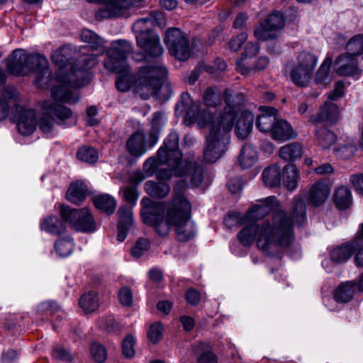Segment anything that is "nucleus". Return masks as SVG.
<instances>
[{"label":"nucleus","instance_id":"obj_60","mask_svg":"<svg viewBox=\"0 0 363 363\" xmlns=\"http://www.w3.org/2000/svg\"><path fill=\"white\" fill-rule=\"evenodd\" d=\"M52 356L54 358L61 360H69L70 359L69 352L60 347H57L54 349Z\"/></svg>","mask_w":363,"mask_h":363},{"label":"nucleus","instance_id":"obj_52","mask_svg":"<svg viewBox=\"0 0 363 363\" xmlns=\"http://www.w3.org/2000/svg\"><path fill=\"white\" fill-rule=\"evenodd\" d=\"M118 298L121 303L123 306H129L133 302V294L128 287H123L118 292Z\"/></svg>","mask_w":363,"mask_h":363},{"label":"nucleus","instance_id":"obj_41","mask_svg":"<svg viewBox=\"0 0 363 363\" xmlns=\"http://www.w3.org/2000/svg\"><path fill=\"white\" fill-rule=\"evenodd\" d=\"M57 253L61 257L69 255L74 249V243L70 237L59 239L55 245Z\"/></svg>","mask_w":363,"mask_h":363},{"label":"nucleus","instance_id":"obj_11","mask_svg":"<svg viewBox=\"0 0 363 363\" xmlns=\"http://www.w3.org/2000/svg\"><path fill=\"white\" fill-rule=\"evenodd\" d=\"M164 43L169 53L178 60H186L190 56L189 44L187 38L178 28H170L165 33Z\"/></svg>","mask_w":363,"mask_h":363},{"label":"nucleus","instance_id":"obj_32","mask_svg":"<svg viewBox=\"0 0 363 363\" xmlns=\"http://www.w3.org/2000/svg\"><path fill=\"white\" fill-rule=\"evenodd\" d=\"M40 228L52 235H60L65 231V224L57 216H49L43 219Z\"/></svg>","mask_w":363,"mask_h":363},{"label":"nucleus","instance_id":"obj_15","mask_svg":"<svg viewBox=\"0 0 363 363\" xmlns=\"http://www.w3.org/2000/svg\"><path fill=\"white\" fill-rule=\"evenodd\" d=\"M334 71L339 76L354 77L361 73L357 60L348 52L340 55L335 60L333 65Z\"/></svg>","mask_w":363,"mask_h":363},{"label":"nucleus","instance_id":"obj_2","mask_svg":"<svg viewBox=\"0 0 363 363\" xmlns=\"http://www.w3.org/2000/svg\"><path fill=\"white\" fill-rule=\"evenodd\" d=\"M306 220V207L301 197H295L291 217L279 210L273 214L272 220H266L261 224L252 223L243 227L238 234V239L244 246L257 241V247L263 252L273 255L288 247L294 240L293 223L301 225Z\"/></svg>","mask_w":363,"mask_h":363},{"label":"nucleus","instance_id":"obj_14","mask_svg":"<svg viewBox=\"0 0 363 363\" xmlns=\"http://www.w3.org/2000/svg\"><path fill=\"white\" fill-rule=\"evenodd\" d=\"M13 115L18 130L21 134L29 135L33 133L36 126L35 113L33 110L15 106Z\"/></svg>","mask_w":363,"mask_h":363},{"label":"nucleus","instance_id":"obj_5","mask_svg":"<svg viewBox=\"0 0 363 363\" xmlns=\"http://www.w3.org/2000/svg\"><path fill=\"white\" fill-rule=\"evenodd\" d=\"M141 216L145 223L153 226L161 236L168 234L174 227L179 241L186 242L196 234L195 225L190 219L191 206L182 192L177 189L168 206L162 202H154L145 197L141 201Z\"/></svg>","mask_w":363,"mask_h":363},{"label":"nucleus","instance_id":"obj_8","mask_svg":"<svg viewBox=\"0 0 363 363\" xmlns=\"http://www.w3.org/2000/svg\"><path fill=\"white\" fill-rule=\"evenodd\" d=\"M158 16L160 13L154 11L150 13L148 17L137 20L133 25L138 45L153 57H160L163 53L159 35L152 30Z\"/></svg>","mask_w":363,"mask_h":363},{"label":"nucleus","instance_id":"obj_12","mask_svg":"<svg viewBox=\"0 0 363 363\" xmlns=\"http://www.w3.org/2000/svg\"><path fill=\"white\" fill-rule=\"evenodd\" d=\"M82 40L89 44L90 48L96 52L88 55L79 60V62L84 63L83 69H90L98 63L97 57L103 55L105 52L104 40L98 36L95 33L89 29H84L81 34Z\"/></svg>","mask_w":363,"mask_h":363},{"label":"nucleus","instance_id":"obj_29","mask_svg":"<svg viewBox=\"0 0 363 363\" xmlns=\"http://www.w3.org/2000/svg\"><path fill=\"white\" fill-rule=\"evenodd\" d=\"M356 291V284L354 281H347L340 284L335 290L334 298L336 301L347 303L351 301Z\"/></svg>","mask_w":363,"mask_h":363},{"label":"nucleus","instance_id":"obj_31","mask_svg":"<svg viewBox=\"0 0 363 363\" xmlns=\"http://www.w3.org/2000/svg\"><path fill=\"white\" fill-rule=\"evenodd\" d=\"M16 96V91L12 88H5L0 94V121L6 119L9 113L11 99Z\"/></svg>","mask_w":363,"mask_h":363},{"label":"nucleus","instance_id":"obj_35","mask_svg":"<svg viewBox=\"0 0 363 363\" xmlns=\"http://www.w3.org/2000/svg\"><path fill=\"white\" fill-rule=\"evenodd\" d=\"M262 176L266 186L275 187L281 184V177L280 168L277 165H272L266 168L263 171Z\"/></svg>","mask_w":363,"mask_h":363},{"label":"nucleus","instance_id":"obj_47","mask_svg":"<svg viewBox=\"0 0 363 363\" xmlns=\"http://www.w3.org/2000/svg\"><path fill=\"white\" fill-rule=\"evenodd\" d=\"M163 330V327L160 322L152 324L147 333L149 340L153 344L157 343L162 337Z\"/></svg>","mask_w":363,"mask_h":363},{"label":"nucleus","instance_id":"obj_4","mask_svg":"<svg viewBox=\"0 0 363 363\" xmlns=\"http://www.w3.org/2000/svg\"><path fill=\"white\" fill-rule=\"evenodd\" d=\"M133 50L132 45L127 40H118L111 43L106 52L104 67L118 73L116 79L117 89L128 91L134 85L135 91L142 99H147L150 95L157 94L162 80L167 75L166 67L161 63L144 66L140 68L137 78L133 79L126 62V58Z\"/></svg>","mask_w":363,"mask_h":363},{"label":"nucleus","instance_id":"obj_25","mask_svg":"<svg viewBox=\"0 0 363 363\" xmlns=\"http://www.w3.org/2000/svg\"><path fill=\"white\" fill-rule=\"evenodd\" d=\"M87 195V187L86 184L77 181L72 183L67 192V199L72 203L79 204Z\"/></svg>","mask_w":363,"mask_h":363},{"label":"nucleus","instance_id":"obj_26","mask_svg":"<svg viewBox=\"0 0 363 363\" xmlns=\"http://www.w3.org/2000/svg\"><path fill=\"white\" fill-rule=\"evenodd\" d=\"M258 158L257 152L250 144H245L240 152L239 162L242 169L252 167Z\"/></svg>","mask_w":363,"mask_h":363},{"label":"nucleus","instance_id":"obj_19","mask_svg":"<svg viewBox=\"0 0 363 363\" xmlns=\"http://www.w3.org/2000/svg\"><path fill=\"white\" fill-rule=\"evenodd\" d=\"M161 164H167V163L160 161L157 154L156 158L150 157L146 160L143 168L147 176H151L155 173L159 180L164 181L169 179L174 175V170L169 167L168 168H162L160 167Z\"/></svg>","mask_w":363,"mask_h":363},{"label":"nucleus","instance_id":"obj_57","mask_svg":"<svg viewBox=\"0 0 363 363\" xmlns=\"http://www.w3.org/2000/svg\"><path fill=\"white\" fill-rule=\"evenodd\" d=\"M350 180L354 189L363 195V174L352 175Z\"/></svg>","mask_w":363,"mask_h":363},{"label":"nucleus","instance_id":"obj_9","mask_svg":"<svg viewBox=\"0 0 363 363\" xmlns=\"http://www.w3.org/2000/svg\"><path fill=\"white\" fill-rule=\"evenodd\" d=\"M318 60V57L309 52H300L290 69L292 82L299 86H307L312 79Z\"/></svg>","mask_w":363,"mask_h":363},{"label":"nucleus","instance_id":"obj_1","mask_svg":"<svg viewBox=\"0 0 363 363\" xmlns=\"http://www.w3.org/2000/svg\"><path fill=\"white\" fill-rule=\"evenodd\" d=\"M225 107L223 113L214 118L207 109H201L200 103L189 101L188 93L182 94V101L176 109L182 108L186 113V120L197 123L199 127L209 125V134L206 138L203 157L207 162H216L228 149L230 141L229 133L232 130L235 119V133L239 139H245L251 133L254 116L250 111H244L238 116L239 107L244 101L242 94H233L229 90L224 92Z\"/></svg>","mask_w":363,"mask_h":363},{"label":"nucleus","instance_id":"obj_45","mask_svg":"<svg viewBox=\"0 0 363 363\" xmlns=\"http://www.w3.org/2000/svg\"><path fill=\"white\" fill-rule=\"evenodd\" d=\"M90 351L93 359L97 363H103L107 358L106 349L99 343L93 342Z\"/></svg>","mask_w":363,"mask_h":363},{"label":"nucleus","instance_id":"obj_10","mask_svg":"<svg viewBox=\"0 0 363 363\" xmlns=\"http://www.w3.org/2000/svg\"><path fill=\"white\" fill-rule=\"evenodd\" d=\"M60 216L65 223L77 231L90 233L96 230L95 221L87 208L77 210L62 206Z\"/></svg>","mask_w":363,"mask_h":363},{"label":"nucleus","instance_id":"obj_23","mask_svg":"<svg viewBox=\"0 0 363 363\" xmlns=\"http://www.w3.org/2000/svg\"><path fill=\"white\" fill-rule=\"evenodd\" d=\"M119 224L118 226L117 240L123 242L127 235L129 227L133 223V213L130 208L123 206L118 209Z\"/></svg>","mask_w":363,"mask_h":363},{"label":"nucleus","instance_id":"obj_63","mask_svg":"<svg viewBox=\"0 0 363 363\" xmlns=\"http://www.w3.org/2000/svg\"><path fill=\"white\" fill-rule=\"evenodd\" d=\"M227 185L229 191L233 194L242 189V183L239 179L229 180Z\"/></svg>","mask_w":363,"mask_h":363},{"label":"nucleus","instance_id":"obj_49","mask_svg":"<svg viewBox=\"0 0 363 363\" xmlns=\"http://www.w3.org/2000/svg\"><path fill=\"white\" fill-rule=\"evenodd\" d=\"M150 248V242L147 239L140 238L131 249V254L133 257L138 258Z\"/></svg>","mask_w":363,"mask_h":363},{"label":"nucleus","instance_id":"obj_36","mask_svg":"<svg viewBox=\"0 0 363 363\" xmlns=\"http://www.w3.org/2000/svg\"><path fill=\"white\" fill-rule=\"evenodd\" d=\"M279 156L286 161H294L299 159L303 155L302 146L293 143L281 147L279 150Z\"/></svg>","mask_w":363,"mask_h":363},{"label":"nucleus","instance_id":"obj_17","mask_svg":"<svg viewBox=\"0 0 363 363\" xmlns=\"http://www.w3.org/2000/svg\"><path fill=\"white\" fill-rule=\"evenodd\" d=\"M330 187L325 180H319L313 184L306 192V200L309 205L318 207L328 199Z\"/></svg>","mask_w":363,"mask_h":363},{"label":"nucleus","instance_id":"obj_37","mask_svg":"<svg viewBox=\"0 0 363 363\" xmlns=\"http://www.w3.org/2000/svg\"><path fill=\"white\" fill-rule=\"evenodd\" d=\"M333 57L328 55L320 65L315 75V82L318 84H326L331 82L330 77Z\"/></svg>","mask_w":363,"mask_h":363},{"label":"nucleus","instance_id":"obj_6","mask_svg":"<svg viewBox=\"0 0 363 363\" xmlns=\"http://www.w3.org/2000/svg\"><path fill=\"white\" fill-rule=\"evenodd\" d=\"M179 140V134L175 131L171 132L165 138L164 146L158 150V158L172 168L174 176L184 177L191 187H197L203 180V169L196 162L182 161Z\"/></svg>","mask_w":363,"mask_h":363},{"label":"nucleus","instance_id":"obj_43","mask_svg":"<svg viewBox=\"0 0 363 363\" xmlns=\"http://www.w3.org/2000/svg\"><path fill=\"white\" fill-rule=\"evenodd\" d=\"M263 23L268 26L269 30H272L274 32L283 28L284 25V19L282 13L279 11H276L268 16Z\"/></svg>","mask_w":363,"mask_h":363},{"label":"nucleus","instance_id":"obj_40","mask_svg":"<svg viewBox=\"0 0 363 363\" xmlns=\"http://www.w3.org/2000/svg\"><path fill=\"white\" fill-rule=\"evenodd\" d=\"M347 51L356 57L362 56L363 59V34L353 36L346 45Z\"/></svg>","mask_w":363,"mask_h":363},{"label":"nucleus","instance_id":"obj_56","mask_svg":"<svg viewBox=\"0 0 363 363\" xmlns=\"http://www.w3.org/2000/svg\"><path fill=\"white\" fill-rule=\"evenodd\" d=\"M185 298L191 305H196L201 299L200 294L198 291L190 289L186 291Z\"/></svg>","mask_w":363,"mask_h":363},{"label":"nucleus","instance_id":"obj_20","mask_svg":"<svg viewBox=\"0 0 363 363\" xmlns=\"http://www.w3.org/2000/svg\"><path fill=\"white\" fill-rule=\"evenodd\" d=\"M257 117L256 126L262 133H270L277 121L278 111L270 106H260Z\"/></svg>","mask_w":363,"mask_h":363},{"label":"nucleus","instance_id":"obj_28","mask_svg":"<svg viewBox=\"0 0 363 363\" xmlns=\"http://www.w3.org/2000/svg\"><path fill=\"white\" fill-rule=\"evenodd\" d=\"M192 351L197 357V363H218L217 357L207 344L194 346Z\"/></svg>","mask_w":363,"mask_h":363},{"label":"nucleus","instance_id":"obj_55","mask_svg":"<svg viewBox=\"0 0 363 363\" xmlns=\"http://www.w3.org/2000/svg\"><path fill=\"white\" fill-rule=\"evenodd\" d=\"M259 47L258 44L249 43L247 44L245 52L242 54V60H247V58L255 57L259 52Z\"/></svg>","mask_w":363,"mask_h":363},{"label":"nucleus","instance_id":"obj_27","mask_svg":"<svg viewBox=\"0 0 363 363\" xmlns=\"http://www.w3.org/2000/svg\"><path fill=\"white\" fill-rule=\"evenodd\" d=\"M145 190L151 197L162 199L168 195L170 187L164 182L147 181L145 184Z\"/></svg>","mask_w":363,"mask_h":363},{"label":"nucleus","instance_id":"obj_34","mask_svg":"<svg viewBox=\"0 0 363 363\" xmlns=\"http://www.w3.org/2000/svg\"><path fill=\"white\" fill-rule=\"evenodd\" d=\"M79 306L85 313H91L96 311L100 305L98 294L94 291L84 294L79 299Z\"/></svg>","mask_w":363,"mask_h":363},{"label":"nucleus","instance_id":"obj_39","mask_svg":"<svg viewBox=\"0 0 363 363\" xmlns=\"http://www.w3.org/2000/svg\"><path fill=\"white\" fill-rule=\"evenodd\" d=\"M315 135L318 144L323 149L330 147L336 141L335 133L323 127L317 129Z\"/></svg>","mask_w":363,"mask_h":363},{"label":"nucleus","instance_id":"obj_22","mask_svg":"<svg viewBox=\"0 0 363 363\" xmlns=\"http://www.w3.org/2000/svg\"><path fill=\"white\" fill-rule=\"evenodd\" d=\"M339 109L336 104L326 102L321 108L316 116H311L309 122L316 124L318 123H334L339 117Z\"/></svg>","mask_w":363,"mask_h":363},{"label":"nucleus","instance_id":"obj_18","mask_svg":"<svg viewBox=\"0 0 363 363\" xmlns=\"http://www.w3.org/2000/svg\"><path fill=\"white\" fill-rule=\"evenodd\" d=\"M277 203L275 196H268L263 199L245 213V218L247 220V222L259 220L269 214L273 207L277 205Z\"/></svg>","mask_w":363,"mask_h":363},{"label":"nucleus","instance_id":"obj_51","mask_svg":"<svg viewBox=\"0 0 363 363\" xmlns=\"http://www.w3.org/2000/svg\"><path fill=\"white\" fill-rule=\"evenodd\" d=\"M211 66L205 65L204 63H199L197 67L191 72L189 78L188 83L189 84H194L199 79L200 74L202 71H206L208 73H213V70Z\"/></svg>","mask_w":363,"mask_h":363},{"label":"nucleus","instance_id":"obj_59","mask_svg":"<svg viewBox=\"0 0 363 363\" xmlns=\"http://www.w3.org/2000/svg\"><path fill=\"white\" fill-rule=\"evenodd\" d=\"M354 244V250H358L354 257L355 264L357 267H363V245L357 241Z\"/></svg>","mask_w":363,"mask_h":363},{"label":"nucleus","instance_id":"obj_3","mask_svg":"<svg viewBox=\"0 0 363 363\" xmlns=\"http://www.w3.org/2000/svg\"><path fill=\"white\" fill-rule=\"evenodd\" d=\"M51 60L59 67L57 78L60 84L55 86L52 90V96L55 101H46L43 106V116L39 121V128L45 134L52 133L55 123L62 124L66 119L72 116V111L58 104H74L78 101L79 96L78 92L72 88L83 86L86 84L84 75L87 69H83L84 64L75 69L69 59L65 56L64 48L55 51Z\"/></svg>","mask_w":363,"mask_h":363},{"label":"nucleus","instance_id":"obj_30","mask_svg":"<svg viewBox=\"0 0 363 363\" xmlns=\"http://www.w3.org/2000/svg\"><path fill=\"white\" fill-rule=\"evenodd\" d=\"M95 207L108 215L112 214L116 206V201L109 194H99L93 198Z\"/></svg>","mask_w":363,"mask_h":363},{"label":"nucleus","instance_id":"obj_42","mask_svg":"<svg viewBox=\"0 0 363 363\" xmlns=\"http://www.w3.org/2000/svg\"><path fill=\"white\" fill-rule=\"evenodd\" d=\"M77 158L83 162L93 164L99 158V155L96 149L89 146H83L77 152Z\"/></svg>","mask_w":363,"mask_h":363},{"label":"nucleus","instance_id":"obj_58","mask_svg":"<svg viewBox=\"0 0 363 363\" xmlns=\"http://www.w3.org/2000/svg\"><path fill=\"white\" fill-rule=\"evenodd\" d=\"M345 84L342 82H338L335 84L333 91L330 94L331 100H336L344 94Z\"/></svg>","mask_w":363,"mask_h":363},{"label":"nucleus","instance_id":"obj_54","mask_svg":"<svg viewBox=\"0 0 363 363\" xmlns=\"http://www.w3.org/2000/svg\"><path fill=\"white\" fill-rule=\"evenodd\" d=\"M124 199L131 203L135 204L138 199V194L135 186H127L123 189Z\"/></svg>","mask_w":363,"mask_h":363},{"label":"nucleus","instance_id":"obj_44","mask_svg":"<svg viewBox=\"0 0 363 363\" xmlns=\"http://www.w3.org/2000/svg\"><path fill=\"white\" fill-rule=\"evenodd\" d=\"M223 223L227 228H232L238 225H244L248 222L245 216H242L240 213L233 211L224 218Z\"/></svg>","mask_w":363,"mask_h":363},{"label":"nucleus","instance_id":"obj_64","mask_svg":"<svg viewBox=\"0 0 363 363\" xmlns=\"http://www.w3.org/2000/svg\"><path fill=\"white\" fill-rule=\"evenodd\" d=\"M314 171L318 174H326L333 172L334 169L330 164L325 163L316 167Z\"/></svg>","mask_w":363,"mask_h":363},{"label":"nucleus","instance_id":"obj_50","mask_svg":"<svg viewBox=\"0 0 363 363\" xmlns=\"http://www.w3.org/2000/svg\"><path fill=\"white\" fill-rule=\"evenodd\" d=\"M135 340L132 335H128L125 337L122 343V351L124 356L130 358L135 354L134 345Z\"/></svg>","mask_w":363,"mask_h":363},{"label":"nucleus","instance_id":"obj_7","mask_svg":"<svg viewBox=\"0 0 363 363\" xmlns=\"http://www.w3.org/2000/svg\"><path fill=\"white\" fill-rule=\"evenodd\" d=\"M6 68L12 74L16 76L27 75L30 72L37 74L35 84L43 88L47 82L44 79L50 77L48 60L45 56L37 54H26L22 49L15 50L10 58L6 60Z\"/></svg>","mask_w":363,"mask_h":363},{"label":"nucleus","instance_id":"obj_16","mask_svg":"<svg viewBox=\"0 0 363 363\" xmlns=\"http://www.w3.org/2000/svg\"><path fill=\"white\" fill-rule=\"evenodd\" d=\"M131 0H104V5L96 13L100 18L115 16H127V10L131 6Z\"/></svg>","mask_w":363,"mask_h":363},{"label":"nucleus","instance_id":"obj_13","mask_svg":"<svg viewBox=\"0 0 363 363\" xmlns=\"http://www.w3.org/2000/svg\"><path fill=\"white\" fill-rule=\"evenodd\" d=\"M158 138L155 133H150L147 143L145 141V135L142 131H137L132 134L126 142L128 152L133 157L143 155L148 149L152 147L157 142Z\"/></svg>","mask_w":363,"mask_h":363},{"label":"nucleus","instance_id":"obj_38","mask_svg":"<svg viewBox=\"0 0 363 363\" xmlns=\"http://www.w3.org/2000/svg\"><path fill=\"white\" fill-rule=\"evenodd\" d=\"M352 201L351 192L347 187L341 186L336 189L334 195V202L339 209L348 208Z\"/></svg>","mask_w":363,"mask_h":363},{"label":"nucleus","instance_id":"obj_53","mask_svg":"<svg viewBox=\"0 0 363 363\" xmlns=\"http://www.w3.org/2000/svg\"><path fill=\"white\" fill-rule=\"evenodd\" d=\"M247 39V34L246 33H240L236 37L232 38L229 42L230 49L234 52L239 50Z\"/></svg>","mask_w":363,"mask_h":363},{"label":"nucleus","instance_id":"obj_62","mask_svg":"<svg viewBox=\"0 0 363 363\" xmlns=\"http://www.w3.org/2000/svg\"><path fill=\"white\" fill-rule=\"evenodd\" d=\"M246 60H242L240 57L236 62V69L238 72L241 73L242 75H248L252 70V68L247 66L245 62Z\"/></svg>","mask_w":363,"mask_h":363},{"label":"nucleus","instance_id":"obj_33","mask_svg":"<svg viewBox=\"0 0 363 363\" xmlns=\"http://www.w3.org/2000/svg\"><path fill=\"white\" fill-rule=\"evenodd\" d=\"M284 184L289 191H294L298 186V171L293 164H288L284 168Z\"/></svg>","mask_w":363,"mask_h":363},{"label":"nucleus","instance_id":"obj_46","mask_svg":"<svg viewBox=\"0 0 363 363\" xmlns=\"http://www.w3.org/2000/svg\"><path fill=\"white\" fill-rule=\"evenodd\" d=\"M203 100L206 106L216 107L220 104V94L215 88L208 87L203 94Z\"/></svg>","mask_w":363,"mask_h":363},{"label":"nucleus","instance_id":"obj_61","mask_svg":"<svg viewBox=\"0 0 363 363\" xmlns=\"http://www.w3.org/2000/svg\"><path fill=\"white\" fill-rule=\"evenodd\" d=\"M97 113V109L95 106H90L86 110V123L89 125H95L98 121L94 116Z\"/></svg>","mask_w":363,"mask_h":363},{"label":"nucleus","instance_id":"obj_48","mask_svg":"<svg viewBox=\"0 0 363 363\" xmlns=\"http://www.w3.org/2000/svg\"><path fill=\"white\" fill-rule=\"evenodd\" d=\"M255 37L259 40H267L275 38V35L272 30H269L263 22L257 26L254 30Z\"/></svg>","mask_w":363,"mask_h":363},{"label":"nucleus","instance_id":"obj_24","mask_svg":"<svg viewBox=\"0 0 363 363\" xmlns=\"http://www.w3.org/2000/svg\"><path fill=\"white\" fill-rule=\"evenodd\" d=\"M354 251V244L347 242L339 245L330 251V257L333 262L342 263L347 262Z\"/></svg>","mask_w":363,"mask_h":363},{"label":"nucleus","instance_id":"obj_21","mask_svg":"<svg viewBox=\"0 0 363 363\" xmlns=\"http://www.w3.org/2000/svg\"><path fill=\"white\" fill-rule=\"evenodd\" d=\"M269 133L273 140L279 142L293 139L297 135L290 123L284 119H277Z\"/></svg>","mask_w":363,"mask_h":363}]
</instances>
